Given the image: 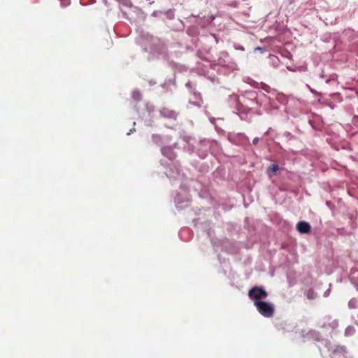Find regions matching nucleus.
<instances>
[{"label": "nucleus", "mask_w": 358, "mask_h": 358, "mask_svg": "<svg viewBox=\"0 0 358 358\" xmlns=\"http://www.w3.org/2000/svg\"><path fill=\"white\" fill-rule=\"evenodd\" d=\"M248 296L255 302L261 301L268 296V293L262 287H254L249 291Z\"/></svg>", "instance_id": "f257e3e1"}, {"label": "nucleus", "mask_w": 358, "mask_h": 358, "mask_svg": "<svg viewBox=\"0 0 358 358\" xmlns=\"http://www.w3.org/2000/svg\"><path fill=\"white\" fill-rule=\"evenodd\" d=\"M259 142V138L258 137H255L253 141H252V143L254 145H257Z\"/></svg>", "instance_id": "6e6552de"}, {"label": "nucleus", "mask_w": 358, "mask_h": 358, "mask_svg": "<svg viewBox=\"0 0 358 358\" xmlns=\"http://www.w3.org/2000/svg\"><path fill=\"white\" fill-rule=\"evenodd\" d=\"M265 316H270L271 315L270 314H268V315H264Z\"/></svg>", "instance_id": "ddd939ff"}, {"label": "nucleus", "mask_w": 358, "mask_h": 358, "mask_svg": "<svg viewBox=\"0 0 358 358\" xmlns=\"http://www.w3.org/2000/svg\"><path fill=\"white\" fill-rule=\"evenodd\" d=\"M152 138H153V139H155L156 138H158V136L157 135H153Z\"/></svg>", "instance_id": "9d476101"}, {"label": "nucleus", "mask_w": 358, "mask_h": 358, "mask_svg": "<svg viewBox=\"0 0 358 358\" xmlns=\"http://www.w3.org/2000/svg\"><path fill=\"white\" fill-rule=\"evenodd\" d=\"M161 113L165 116V117H170V118H173V119H176V117H177V113L173 111V110H169L168 109H166V108H164L162 111H161Z\"/></svg>", "instance_id": "39448f33"}, {"label": "nucleus", "mask_w": 358, "mask_h": 358, "mask_svg": "<svg viewBox=\"0 0 358 358\" xmlns=\"http://www.w3.org/2000/svg\"><path fill=\"white\" fill-rule=\"evenodd\" d=\"M279 170V166L276 164H273L268 166L267 169L268 175L271 178Z\"/></svg>", "instance_id": "20e7f679"}, {"label": "nucleus", "mask_w": 358, "mask_h": 358, "mask_svg": "<svg viewBox=\"0 0 358 358\" xmlns=\"http://www.w3.org/2000/svg\"><path fill=\"white\" fill-rule=\"evenodd\" d=\"M355 303H356V301H354V300H350L349 301V306L351 307V308H355Z\"/></svg>", "instance_id": "0eeeda50"}, {"label": "nucleus", "mask_w": 358, "mask_h": 358, "mask_svg": "<svg viewBox=\"0 0 358 358\" xmlns=\"http://www.w3.org/2000/svg\"><path fill=\"white\" fill-rule=\"evenodd\" d=\"M132 97L136 101H139L141 99V94L138 91H134L132 93Z\"/></svg>", "instance_id": "423d86ee"}, {"label": "nucleus", "mask_w": 358, "mask_h": 358, "mask_svg": "<svg viewBox=\"0 0 358 358\" xmlns=\"http://www.w3.org/2000/svg\"><path fill=\"white\" fill-rule=\"evenodd\" d=\"M310 225L305 221L299 222L296 225L297 230L301 234H308L310 231Z\"/></svg>", "instance_id": "7ed1b4c3"}, {"label": "nucleus", "mask_w": 358, "mask_h": 358, "mask_svg": "<svg viewBox=\"0 0 358 358\" xmlns=\"http://www.w3.org/2000/svg\"><path fill=\"white\" fill-rule=\"evenodd\" d=\"M169 150V148H162V154H163V155H166V150Z\"/></svg>", "instance_id": "1a4fd4ad"}, {"label": "nucleus", "mask_w": 358, "mask_h": 358, "mask_svg": "<svg viewBox=\"0 0 358 358\" xmlns=\"http://www.w3.org/2000/svg\"><path fill=\"white\" fill-rule=\"evenodd\" d=\"M311 296H312V294H308V298H311Z\"/></svg>", "instance_id": "f8f14e48"}, {"label": "nucleus", "mask_w": 358, "mask_h": 358, "mask_svg": "<svg viewBox=\"0 0 358 358\" xmlns=\"http://www.w3.org/2000/svg\"><path fill=\"white\" fill-rule=\"evenodd\" d=\"M311 296H312V294H308V298H311Z\"/></svg>", "instance_id": "9b49d317"}, {"label": "nucleus", "mask_w": 358, "mask_h": 358, "mask_svg": "<svg viewBox=\"0 0 358 358\" xmlns=\"http://www.w3.org/2000/svg\"><path fill=\"white\" fill-rule=\"evenodd\" d=\"M255 306L259 313H273L275 310L274 305L269 302L257 301L255 302Z\"/></svg>", "instance_id": "f03ea898"}]
</instances>
